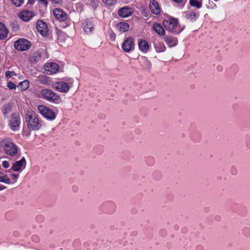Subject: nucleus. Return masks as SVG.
Segmentation results:
<instances>
[{
  "label": "nucleus",
  "instance_id": "obj_1",
  "mask_svg": "<svg viewBox=\"0 0 250 250\" xmlns=\"http://www.w3.org/2000/svg\"><path fill=\"white\" fill-rule=\"evenodd\" d=\"M26 122L28 128L30 130H39L42 126V121L38 115L34 111H28L26 114Z\"/></svg>",
  "mask_w": 250,
  "mask_h": 250
},
{
  "label": "nucleus",
  "instance_id": "obj_2",
  "mask_svg": "<svg viewBox=\"0 0 250 250\" xmlns=\"http://www.w3.org/2000/svg\"><path fill=\"white\" fill-rule=\"evenodd\" d=\"M0 147L10 156H15L18 152V147L16 144L9 139H3L0 144Z\"/></svg>",
  "mask_w": 250,
  "mask_h": 250
},
{
  "label": "nucleus",
  "instance_id": "obj_3",
  "mask_svg": "<svg viewBox=\"0 0 250 250\" xmlns=\"http://www.w3.org/2000/svg\"><path fill=\"white\" fill-rule=\"evenodd\" d=\"M41 95L46 100L58 104L61 102L60 97L53 91L43 89L41 91Z\"/></svg>",
  "mask_w": 250,
  "mask_h": 250
},
{
  "label": "nucleus",
  "instance_id": "obj_4",
  "mask_svg": "<svg viewBox=\"0 0 250 250\" xmlns=\"http://www.w3.org/2000/svg\"><path fill=\"white\" fill-rule=\"evenodd\" d=\"M163 25L166 30L172 33L177 32L178 20L175 18H170L163 21Z\"/></svg>",
  "mask_w": 250,
  "mask_h": 250
},
{
  "label": "nucleus",
  "instance_id": "obj_5",
  "mask_svg": "<svg viewBox=\"0 0 250 250\" xmlns=\"http://www.w3.org/2000/svg\"><path fill=\"white\" fill-rule=\"evenodd\" d=\"M38 110L42 116L49 120H53L56 118L55 113L52 110L44 105H39Z\"/></svg>",
  "mask_w": 250,
  "mask_h": 250
},
{
  "label": "nucleus",
  "instance_id": "obj_6",
  "mask_svg": "<svg viewBox=\"0 0 250 250\" xmlns=\"http://www.w3.org/2000/svg\"><path fill=\"white\" fill-rule=\"evenodd\" d=\"M30 42L23 39H19L14 43L15 48L21 51L27 50L30 47Z\"/></svg>",
  "mask_w": 250,
  "mask_h": 250
},
{
  "label": "nucleus",
  "instance_id": "obj_7",
  "mask_svg": "<svg viewBox=\"0 0 250 250\" xmlns=\"http://www.w3.org/2000/svg\"><path fill=\"white\" fill-rule=\"evenodd\" d=\"M134 39L128 37L123 42L122 48L124 52L128 53L134 49Z\"/></svg>",
  "mask_w": 250,
  "mask_h": 250
},
{
  "label": "nucleus",
  "instance_id": "obj_8",
  "mask_svg": "<svg viewBox=\"0 0 250 250\" xmlns=\"http://www.w3.org/2000/svg\"><path fill=\"white\" fill-rule=\"evenodd\" d=\"M59 69V65L54 62H48L44 64V73L47 75H51L56 73Z\"/></svg>",
  "mask_w": 250,
  "mask_h": 250
},
{
  "label": "nucleus",
  "instance_id": "obj_9",
  "mask_svg": "<svg viewBox=\"0 0 250 250\" xmlns=\"http://www.w3.org/2000/svg\"><path fill=\"white\" fill-rule=\"evenodd\" d=\"M52 87L55 90L64 93H67L70 89L69 84L67 83L62 81L55 83Z\"/></svg>",
  "mask_w": 250,
  "mask_h": 250
},
{
  "label": "nucleus",
  "instance_id": "obj_10",
  "mask_svg": "<svg viewBox=\"0 0 250 250\" xmlns=\"http://www.w3.org/2000/svg\"><path fill=\"white\" fill-rule=\"evenodd\" d=\"M36 28L38 32L42 36L45 37L48 34V28L46 24L42 21H38Z\"/></svg>",
  "mask_w": 250,
  "mask_h": 250
},
{
  "label": "nucleus",
  "instance_id": "obj_11",
  "mask_svg": "<svg viewBox=\"0 0 250 250\" xmlns=\"http://www.w3.org/2000/svg\"><path fill=\"white\" fill-rule=\"evenodd\" d=\"M53 13L55 18L61 21H64L67 18V14L61 9H55Z\"/></svg>",
  "mask_w": 250,
  "mask_h": 250
},
{
  "label": "nucleus",
  "instance_id": "obj_12",
  "mask_svg": "<svg viewBox=\"0 0 250 250\" xmlns=\"http://www.w3.org/2000/svg\"><path fill=\"white\" fill-rule=\"evenodd\" d=\"M118 15L123 18L130 16L133 13V10L128 6H125L120 8L118 12Z\"/></svg>",
  "mask_w": 250,
  "mask_h": 250
},
{
  "label": "nucleus",
  "instance_id": "obj_13",
  "mask_svg": "<svg viewBox=\"0 0 250 250\" xmlns=\"http://www.w3.org/2000/svg\"><path fill=\"white\" fill-rule=\"evenodd\" d=\"M34 15V13L32 11L24 10L20 13L19 16L22 21H28Z\"/></svg>",
  "mask_w": 250,
  "mask_h": 250
},
{
  "label": "nucleus",
  "instance_id": "obj_14",
  "mask_svg": "<svg viewBox=\"0 0 250 250\" xmlns=\"http://www.w3.org/2000/svg\"><path fill=\"white\" fill-rule=\"evenodd\" d=\"M149 9L151 13L156 15H158L160 13V8L158 2L155 0H150Z\"/></svg>",
  "mask_w": 250,
  "mask_h": 250
},
{
  "label": "nucleus",
  "instance_id": "obj_15",
  "mask_svg": "<svg viewBox=\"0 0 250 250\" xmlns=\"http://www.w3.org/2000/svg\"><path fill=\"white\" fill-rule=\"evenodd\" d=\"M26 165V160L24 157H22L20 161L15 162L12 166L11 168L15 171H20L22 167Z\"/></svg>",
  "mask_w": 250,
  "mask_h": 250
},
{
  "label": "nucleus",
  "instance_id": "obj_16",
  "mask_svg": "<svg viewBox=\"0 0 250 250\" xmlns=\"http://www.w3.org/2000/svg\"><path fill=\"white\" fill-rule=\"evenodd\" d=\"M20 124V118L18 116H13L10 120V126L13 130L18 129Z\"/></svg>",
  "mask_w": 250,
  "mask_h": 250
},
{
  "label": "nucleus",
  "instance_id": "obj_17",
  "mask_svg": "<svg viewBox=\"0 0 250 250\" xmlns=\"http://www.w3.org/2000/svg\"><path fill=\"white\" fill-rule=\"evenodd\" d=\"M9 31L5 26L1 22H0V40H4L8 34Z\"/></svg>",
  "mask_w": 250,
  "mask_h": 250
},
{
  "label": "nucleus",
  "instance_id": "obj_18",
  "mask_svg": "<svg viewBox=\"0 0 250 250\" xmlns=\"http://www.w3.org/2000/svg\"><path fill=\"white\" fill-rule=\"evenodd\" d=\"M116 27L119 32L123 33L128 31L129 25L126 22H119L117 24Z\"/></svg>",
  "mask_w": 250,
  "mask_h": 250
},
{
  "label": "nucleus",
  "instance_id": "obj_19",
  "mask_svg": "<svg viewBox=\"0 0 250 250\" xmlns=\"http://www.w3.org/2000/svg\"><path fill=\"white\" fill-rule=\"evenodd\" d=\"M83 30L87 34L91 33L94 30L93 23L91 21H86L85 25L83 26Z\"/></svg>",
  "mask_w": 250,
  "mask_h": 250
},
{
  "label": "nucleus",
  "instance_id": "obj_20",
  "mask_svg": "<svg viewBox=\"0 0 250 250\" xmlns=\"http://www.w3.org/2000/svg\"><path fill=\"white\" fill-rule=\"evenodd\" d=\"M38 80L41 83L47 85H50L51 82L50 78L44 75L39 76Z\"/></svg>",
  "mask_w": 250,
  "mask_h": 250
},
{
  "label": "nucleus",
  "instance_id": "obj_21",
  "mask_svg": "<svg viewBox=\"0 0 250 250\" xmlns=\"http://www.w3.org/2000/svg\"><path fill=\"white\" fill-rule=\"evenodd\" d=\"M153 27L154 30L158 34L161 36L164 35L165 34V31L161 24L158 23H154L153 24Z\"/></svg>",
  "mask_w": 250,
  "mask_h": 250
},
{
  "label": "nucleus",
  "instance_id": "obj_22",
  "mask_svg": "<svg viewBox=\"0 0 250 250\" xmlns=\"http://www.w3.org/2000/svg\"><path fill=\"white\" fill-rule=\"evenodd\" d=\"M0 182L6 184H11V181L9 177L3 172H0Z\"/></svg>",
  "mask_w": 250,
  "mask_h": 250
},
{
  "label": "nucleus",
  "instance_id": "obj_23",
  "mask_svg": "<svg viewBox=\"0 0 250 250\" xmlns=\"http://www.w3.org/2000/svg\"><path fill=\"white\" fill-rule=\"evenodd\" d=\"M139 47L141 51L146 52L148 50L149 46L146 41L141 40L139 42Z\"/></svg>",
  "mask_w": 250,
  "mask_h": 250
},
{
  "label": "nucleus",
  "instance_id": "obj_24",
  "mask_svg": "<svg viewBox=\"0 0 250 250\" xmlns=\"http://www.w3.org/2000/svg\"><path fill=\"white\" fill-rule=\"evenodd\" d=\"M41 58V55L40 53L39 52H35L33 53V55L30 58L29 61L31 63H35Z\"/></svg>",
  "mask_w": 250,
  "mask_h": 250
},
{
  "label": "nucleus",
  "instance_id": "obj_25",
  "mask_svg": "<svg viewBox=\"0 0 250 250\" xmlns=\"http://www.w3.org/2000/svg\"><path fill=\"white\" fill-rule=\"evenodd\" d=\"M189 3L191 6L196 7L197 8H200L202 5L201 0H200V1L197 0H190Z\"/></svg>",
  "mask_w": 250,
  "mask_h": 250
},
{
  "label": "nucleus",
  "instance_id": "obj_26",
  "mask_svg": "<svg viewBox=\"0 0 250 250\" xmlns=\"http://www.w3.org/2000/svg\"><path fill=\"white\" fill-rule=\"evenodd\" d=\"M18 87L22 90H25L29 87V82L27 80H25L22 82H21L19 85Z\"/></svg>",
  "mask_w": 250,
  "mask_h": 250
},
{
  "label": "nucleus",
  "instance_id": "obj_27",
  "mask_svg": "<svg viewBox=\"0 0 250 250\" xmlns=\"http://www.w3.org/2000/svg\"><path fill=\"white\" fill-rule=\"evenodd\" d=\"M165 41L167 44H169V45L170 46L173 45L175 43L174 39L170 36H165Z\"/></svg>",
  "mask_w": 250,
  "mask_h": 250
},
{
  "label": "nucleus",
  "instance_id": "obj_28",
  "mask_svg": "<svg viewBox=\"0 0 250 250\" xmlns=\"http://www.w3.org/2000/svg\"><path fill=\"white\" fill-rule=\"evenodd\" d=\"M166 49V48L163 44H159V46L156 47V50L158 52H164Z\"/></svg>",
  "mask_w": 250,
  "mask_h": 250
},
{
  "label": "nucleus",
  "instance_id": "obj_29",
  "mask_svg": "<svg viewBox=\"0 0 250 250\" xmlns=\"http://www.w3.org/2000/svg\"><path fill=\"white\" fill-rule=\"evenodd\" d=\"M102 1L107 5H113L117 2V0H102Z\"/></svg>",
  "mask_w": 250,
  "mask_h": 250
},
{
  "label": "nucleus",
  "instance_id": "obj_30",
  "mask_svg": "<svg viewBox=\"0 0 250 250\" xmlns=\"http://www.w3.org/2000/svg\"><path fill=\"white\" fill-rule=\"evenodd\" d=\"M10 109L11 108L9 105H4L2 110V113L5 115L7 113L10 112Z\"/></svg>",
  "mask_w": 250,
  "mask_h": 250
},
{
  "label": "nucleus",
  "instance_id": "obj_31",
  "mask_svg": "<svg viewBox=\"0 0 250 250\" xmlns=\"http://www.w3.org/2000/svg\"><path fill=\"white\" fill-rule=\"evenodd\" d=\"M12 3L17 7L21 6L23 3V0H11Z\"/></svg>",
  "mask_w": 250,
  "mask_h": 250
},
{
  "label": "nucleus",
  "instance_id": "obj_32",
  "mask_svg": "<svg viewBox=\"0 0 250 250\" xmlns=\"http://www.w3.org/2000/svg\"><path fill=\"white\" fill-rule=\"evenodd\" d=\"M88 2H89L91 6L95 8L98 6V0H87Z\"/></svg>",
  "mask_w": 250,
  "mask_h": 250
},
{
  "label": "nucleus",
  "instance_id": "obj_33",
  "mask_svg": "<svg viewBox=\"0 0 250 250\" xmlns=\"http://www.w3.org/2000/svg\"><path fill=\"white\" fill-rule=\"evenodd\" d=\"M188 19H193L196 17V14L193 11H190L188 13Z\"/></svg>",
  "mask_w": 250,
  "mask_h": 250
},
{
  "label": "nucleus",
  "instance_id": "obj_34",
  "mask_svg": "<svg viewBox=\"0 0 250 250\" xmlns=\"http://www.w3.org/2000/svg\"><path fill=\"white\" fill-rule=\"evenodd\" d=\"M5 77L7 78L11 77L13 76L16 75V73L14 71H6L5 72Z\"/></svg>",
  "mask_w": 250,
  "mask_h": 250
},
{
  "label": "nucleus",
  "instance_id": "obj_35",
  "mask_svg": "<svg viewBox=\"0 0 250 250\" xmlns=\"http://www.w3.org/2000/svg\"><path fill=\"white\" fill-rule=\"evenodd\" d=\"M12 178V180H13V182H11V184H14L15 183H16L17 181V179H18V176H19V174H12L11 175Z\"/></svg>",
  "mask_w": 250,
  "mask_h": 250
},
{
  "label": "nucleus",
  "instance_id": "obj_36",
  "mask_svg": "<svg viewBox=\"0 0 250 250\" xmlns=\"http://www.w3.org/2000/svg\"><path fill=\"white\" fill-rule=\"evenodd\" d=\"M7 86L10 89H15L16 87V84L12 82L8 83Z\"/></svg>",
  "mask_w": 250,
  "mask_h": 250
},
{
  "label": "nucleus",
  "instance_id": "obj_37",
  "mask_svg": "<svg viewBox=\"0 0 250 250\" xmlns=\"http://www.w3.org/2000/svg\"><path fill=\"white\" fill-rule=\"evenodd\" d=\"M66 36V35L65 33H63V32H60L59 33V35H58V40H63V38H65Z\"/></svg>",
  "mask_w": 250,
  "mask_h": 250
},
{
  "label": "nucleus",
  "instance_id": "obj_38",
  "mask_svg": "<svg viewBox=\"0 0 250 250\" xmlns=\"http://www.w3.org/2000/svg\"><path fill=\"white\" fill-rule=\"evenodd\" d=\"M2 166L4 168H7L9 167V164L7 161H4L3 162Z\"/></svg>",
  "mask_w": 250,
  "mask_h": 250
},
{
  "label": "nucleus",
  "instance_id": "obj_39",
  "mask_svg": "<svg viewBox=\"0 0 250 250\" xmlns=\"http://www.w3.org/2000/svg\"><path fill=\"white\" fill-rule=\"evenodd\" d=\"M52 2L55 3H61L62 2V0H50Z\"/></svg>",
  "mask_w": 250,
  "mask_h": 250
},
{
  "label": "nucleus",
  "instance_id": "obj_40",
  "mask_svg": "<svg viewBox=\"0 0 250 250\" xmlns=\"http://www.w3.org/2000/svg\"><path fill=\"white\" fill-rule=\"evenodd\" d=\"M39 1L42 2V3L44 4V5L45 6H47L48 2L46 0H39Z\"/></svg>",
  "mask_w": 250,
  "mask_h": 250
},
{
  "label": "nucleus",
  "instance_id": "obj_41",
  "mask_svg": "<svg viewBox=\"0 0 250 250\" xmlns=\"http://www.w3.org/2000/svg\"><path fill=\"white\" fill-rule=\"evenodd\" d=\"M7 187L5 186L0 184V191L6 189Z\"/></svg>",
  "mask_w": 250,
  "mask_h": 250
},
{
  "label": "nucleus",
  "instance_id": "obj_42",
  "mask_svg": "<svg viewBox=\"0 0 250 250\" xmlns=\"http://www.w3.org/2000/svg\"><path fill=\"white\" fill-rule=\"evenodd\" d=\"M172 0L175 2H178V3H179L182 1V0Z\"/></svg>",
  "mask_w": 250,
  "mask_h": 250
}]
</instances>
